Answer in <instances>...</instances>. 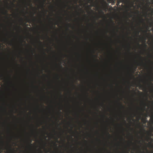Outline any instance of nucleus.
I'll use <instances>...</instances> for the list:
<instances>
[{
  "label": "nucleus",
  "instance_id": "12",
  "mask_svg": "<svg viewBox=\"0 0 153 153\" xmlns=\"http://www.w3.org/2000/svg\"><path fill=\"white\" fill-rule=\"evenodd\" d=\"M153 25V24L152 23H150L149 24V27H152Z\"/></svg>",
  "mask_w": 153,
  "mask_h": 153
},
{
  "label": "nucleus",
  "instance_id": "46",
  "mask_svg": "<svg viewBox=\"0 0 153 153\" xmlns=\"http://www.w3.org/2000/svg\"><path fill=\"white\" fill-rule=\"evenodd\" d=\"M152 129H153V127L152 128Z\"/></svg>",
  "mask_w": 153,
  "mask_h": 153
},
{
  "label": "nucleus",
  "instance_id": "3",
  "mask_svg": "<svg viewBox=\"0 0 153 153\" xmlns=\"http://www.w3.org/2000/svg\"><path fill=\"white\" fill-rule=\"evenodd\" d=\"M6 35L7 36V38L6 39L5 41L7 44L11 45L12 44V41H10L9 39L11 37L10 34L8 32H7Z\"/></svg>",
  "mask_w": 153,
  "mask_h": 153
},
{
  "label": "nucleus",
  "instance_id": "35",
  "mask_svg": "<svg viewBox=\"0 0 153 153\" xmlns=\"http://www.w3.org/2000/svg\"><path fill=\"white\" fill-rule=\"evenodd\" d=\"M149 56H150V57H151V56H152V55H149Z\"/></svg>",
  "mask_w": 153,
  "mask_h": 153
},
{
  "label": "nucleus",
  "instance_id": "8",
  "mask_svg": "<svg viewBox=\"0 0 153 153\" xmlns=\"http://www.w3.org/2000/svg\"><path fill=\"white\" fill-rule=\"evenodd\" d=\"M150 121L151 124H153V114L150 117Z\"/></svg>",
  "mask_w": 153,
  "mask_h": 153
},
{
  "label": "nucleus",
  "instance_id": "43",
  "mask_svg": "<svg viewBox=\"0 0 153 153\" xmlns=\"http://www.w3.org/2000/svg\"><path fill=\"white\" fill-rule=\"evenodd\" d=\"M46 12H47V11H46V13H46Z\"/></svg>",
  "mask_w": 153,
  "mask_h": 153
},
{
  "label": "nucleus",
  "instance_id": "33",
  "mask_svg": "<svg viewBox=\"0 0 153 153\" xmlns=\"http://www.w3.org/2000/svg\"><path fill=\"white\" fill-rule=\"evenodd\" d=\"M138 126H139V127H140V126L139 125H138Z\"/></svg>",
  "mask_w": 153,
  "mask_h": 153
},
{
  "label": "nucleus",
  "instance_id": "11",
  "mask_svg": "<svg viewBox=\"0 0 153 153\" xmlns=\"http://www.w3.org/2000/svg\"><path fill=\"white\" fill-rule=\"evenodd\" d=\"M29 141H30V142H29L30 145V146H31L32 145V144L31 143L32 142V140H30V139H29Z\"/></svg>",
  "mask_w": 153,
  "mask_h": 153
},
{
  "label": "nucleus",
  "instance_id": "31",
  "mask_svg": "<svg viewBox=\"0 0 153 153\" xmlns=\"http://www.w3.org/2000/svg\"><path fill=\"white\" fill-rule=\"evenodd\" d=\"M43 54L45 55H46V54L44 52H43Z\"/></svg>",
  "mask_w": 153,
  "mask_h": 153
},
{
  "label": "nucleus",
  "instance_id": "41",
  "mask_svg": "<svg viewBox=\"0 0 153 153\" xmlns=\"http://www.w3.org/2000/svg\"><path fill=\"white\" fill-rule=\"evenodd\" d=\"M85 141L87 142V141L86 140H85Z\"/></svg>",
  "mask_w": 153,
  "mask_h": 153
},
{
  "label": "nucleus",
  "instance_id": "40",
  "mask_svg": "<svg viewBox=\"0 0 153 153\" xmlns=\"http://www.w3.org/2000/svg\"><path fill=\"white\" fill-rule=\"evenodd\" d=\"M25 15V17H26V16H25V15Z\"/></svg>",
  "mask_w": 153,
  "mask_h": 153
},
{
  "label": "nucleus",
  "instance_id": "27",
  "mask_svg": "<svg viewBox=\"0 0 153 153\" xmlns=\"http://www.w3.org/2000/svg\"><path fill=\"white\" fill-rule=\"evenodd\" d=\"M88 0V1H89H89H91V0Z\"/></svg>",
  "mask_w": 153,
  "mask_h": 153
},
{
  "label": "nucleus",
  "instance_id": "6",
  "mask_svg": "<svg viewBox=\"0 0 153 153\" xmlns=\"http://www.w3.org/2000/svg\"><path fill=\"white\" fill-rule=\"evenodd\" d=\"M2 125H1V153L2 152V132L1 131Z\"/></svg>",
  "mask_w": 153,
  "mask_h": 153
},
{
  "label": "nucleus",
  "instance_id": "20",
  "mask_svg": "<svg viewBox=\"0 0 153 153\" xmlns=\"http://www.w3.org/2000/svg\"><path fill=\"white\" fill-rule=\"evenodd\" d=\"M44 3L43 2L42 4V7L43 8V5H44Z\"/></svg>",
  "mask_w": 153,
  "mask_h": 153
},
{
  "label": "nucleus",
  "instance_id": "32",
  "mask_svg": "<svg viewBox=\"0 0 153 153\" xmlns=\"http://www.w3.org/2000/svg\"><path fill=\"white\" fill-rule=\"evenodd\" d=\"M145 46L146 47H147V45H146V44L145 45Z\"/></svg>",
  "mask_w": 153,
  "mask_h": 153
},
{
  "label": "nucleus",
  "instance_id": "44",
  "mask_svg": "<svg viewBox=\"0 0 153 153\" xmlns=\"http://www.w3.org/2000/svg\"><path fill=\"white\" fill-rule=\"evenodd\" d=\"M41 152L42 153V151H41Z\"/></svg>",
  "mask_w": 153,
  "mask_h": 153
},
{
  "label": "nucleus",
  "instance_id": "9",
  "mask_svg": "<svg viewBox=\"0 0 153 153\" xmlns=\"http://www.w3.org/2000/svg\"><path fill=\"white\" fill-rule=\"evenodd\" d=\"M7 9L9 10L12 9V7L9 5L7 2Z\"/></svg>",
  "mask_w": 153,
  "mask_h": 153
},
{
  "label": "nucleus",
  "instance_id": "10",
  "mask_svg": "<svg viewBox=\"0 0 153 153\" xmlns=\"http://www.w3.org/2000/svg\"><path fill=\"white\" fill-rule=\"evenodd\" d=\"M124 0H120L117 1V5H118L119 4L120 2H123Z\"/></svg>",
  "mask_w": 153,
  "mask_h": 153
},
{
  "label": "nucleus",
  "instance_id": "34",
  "mask_svg": "<svg viewBox=\"0 0 153 153\" xmlns=\"http://www.w3.org/2000/svg\"><path fill=\"white\" fill-rule=\"evenodd\" d=\"M151 63H152V65H153V62H151Z\"/></svg>",
  "mask_w": 153,
  "mask_h": 153
},
{
  "label": "nucleus",
  "instance_id": "36",
  "mask_svg": "<svg viewBox=\"0 0 153 153\" xmlns=\"http://www.w3.org/2000/svg\"><path fill=\"white\" fill-rule=\"evenodd\" d=\"M138 45H140V44L138 43Z\"/></svg>",
  "mask_w": 153,
  "mask_h": 153
},
{
  "label": "nucleus",
  "instance_id": "23",
  "mask_svg": "<svg viewBox=\"0 0 153 153\" xmlns=\"http://www.w3.org/2000/svg\"><path fill=\"white\" fill-rule=\"evenodd\" d=\"M10 93L9 92V93H8V96L9 97V96H10Z\"/></svg>",
  "mask_w": 153,
  "mask_h": 153
},
{
  "label": "nucleus",
  "instance_id": "24",
  "mask_svg": "<svg viewBox=\"0 0 153 153\" xmlns=\"http://www.w3.org/2000/svg\"><path fill=\"white\" fill-rule=\"evenodd\" d=\"M140 109H141V110H142L143 111V108H140Z\"/></svg>",
  "mask_w": 153,
  "mask_h": 153
},
{
  "label": "nucleus",
  "instance_id": "16",
  "mask_svg": "<svg viewBox=\"0 0 153 153\" xmlns=\"http://www.w3.org/2000/svg\"><path fill=\"white\" fill-rule=\"evenodd\" d=\"M10 57V56L9 55H8L7 56V60L8 61H9V58Z\"/></svg>",
  "mask_w": 153,
  "mask_h": 153
},
{
  "label": "nucleus",
  "instance_id": "17",
  "mask_svg": "<svg viewBox=\"0 0 153 153\" xmlns=\"http://www.w3.org/2000/svg\"><path fill=\"white\" fill-rule=\"evenodd\" d=\"M137 34L138 35H139V31H137Z\"/></svg>",
  "mask_w": 153,
  "mask_h": 153
},
{
  "label": "nucleus",
  "instance_id": "4",
  "mask_svg": "<svg viewBox=\"0 0 153 153\" xmlns=\"http://www.w3.org/2000/svg\"><path fill=\"white\" fill-rule=\"evenodd\" d=\"M6 150L9 153H13V150L12 149L11 147L9 145V143H7Z\"/></svg>",
  "mask_w": 153,
  "mask_h": 153
},
{
  "label": "nucleus",
  "instance_id": "2",
  "mask_svg": "<svg viewBox=\"0 0 153 153\" xmlns=\"http://www.w3.org/2000/svg\"><path fill=\"white\" fill-rule=\"evenodd\" d=\"M5 14L6 15V19L7 20V23L8 26H10L11 27L13 25L12 23L10 22V18L8 16L9 14L8 13V11L7 10L5 11Z\"/></svg>",
  "mask_w": 153,
  "mask_h": 153
},
{
  "label": "nucleus",
  "instance_id": "45",
  "mask_svg": "<svg viewBox=\"0 0 153 153\" xmlns=\"http://www.w3.org/2000/svg\"><path fill=\"white\" fill-rule=\"evenodd\" d=\"M152 3L153 4V1H152Z\"/></svg>",
  "mask_w": 153,
  "mask_h": 153
},
{
  "label": "nucleus",
  "instance_id": "39",
  "mask_svg": "<svg viewBox=\"0 0 153 153\" xmlns=\"http://www.w3.org/2000/svg\"><path fill=\"white\" fill-rule=\"evenodd\" d=\"M33 15H34V14H33V15H32V16H33Z\"/></svg>",
  "mask_w": 153,
  "mask_h": 153
},
{
  "label": "nucleus",
  "instance_id": "25",
  "mask_svg": "<svg viewBox=\"0 0 153 153\" xmlns=\"http://www.w3.org/2000/svg\"><path fill=\"white\" fill-rule=\"evenodd\" d=\"M147 14V13H145V14H146V15H145V16H146H146Z\"/></svg>",
  "mask_w": 153,
  "mask_h": 153
},
{
  "label": "nucleus",
  "instance_id": "38",
  "mask_svg": "<svg viewBox=\"0 0 153 153\" xmlns=\"http://www.w3.org/2000/svg\"><path fill=\"white\" fill-rule=\"evenodd\" d=\"M140 58H142V57L141 56H140Z\"/></svg>",
  "mask_w": 153,
  "mask_h": 153
},
{
  "label": "nucleus",
  "instance_id": "28",
  "mask_svg": "<svg viewBox=\"0 0 153 153\" xmlns=\"http://www.w3.org/2000/svg\"><path fill=\"white\" fill-rule=\"evenodd\" d=\"M11 115H12V116H13V117H14V115H13V114H11Z\"/></svg>",
  "mask_w": 153,
  "mask_h": 153
},
{
  "label": "nucleus",
  "instance_id": "19",
  "mask_svg": "<svg viewBox=\"0 0 153 153\" xmlns=\"http://www.w3.org/2000/svg\"><path fill=\"white\" fill-rule=\"evenodd\" d=\"M26 19L27 21H29V19L27 17H26Z\"/></svg>",
  "mask_w": 153,
  "mask_h": 153
},
{
  "label": "nucleus",
  "instance_id": "18",
  "mask_svg": "<svg viewBox=\"0 0 153 153\" xmlns=\"http://www.w3.org/2000/svg\"><path fill=\"white\" fill-rule=\"evenodd\" d=\"M7 91H10V88L9 87H7Z\"/></svg>",
  "mask_w": 153,
  "mask_h": 153
},
{
  "label": "nucleus",
  "instance_id": "37",
  "mask_svg": "<svg viewBox=\"0 0 153 153\" xmlns=\"http://www.w3.org/2000/svg\"><path fill=\"white\" fill-rule=\"evenodd\" d=\"M124 121L125 123H126V122L125 121V120H124Z\"/></svg>",
  "mask_w": 153,
  "mask_h": 153
},
{
  "label": "nucleus",
  "instance_id": "7",
  "mask_svg": "<svg viewBox=\"0 0 153 153\" xmlns=\"http://www.w3.org/2000/svg\"><path fill=\"white\" fill-rule=\"evenodd\" d=\"M145 64H144L142 60L141 62L137 63V65L139 66H144Z\"/></svg>",
  "mask_w": 153,
  "mask_h": 153
},
{
  "label": "nucleus",
  "instance_id": "30",
  "mask_svg": "<svg viewBox=\"0 0 153 153\" xmlns=\"http://www.w3.org/2000/svg\"><path fill=\"white\" fill-rule=\"evenodd\" d=\"M7 105L8 106H10V105L9 104H7Z\"/></svg>",
  "mask_w": 153,
  "mask_h": 153
},
{
  "label": "nucleus",
  "instance_id": "42",
  "mask_svg": "<svg viewBox=\"0 0 153 153\" xmlns=\"http://www.w3.org/2000/svg\"><path fill=\"white\" fill-rule=\"evenodd\" d=\"M149 61H150V62H151V60H149Z\"/></svg>",
  "mask_w": 153,
  "mask_h": 153
},
{
  "label": "nucleus",
  "instance_id": "26",
  "mask_svg": "<svg viewBox=\"0 0 153 153\" xmlns=\"http://www.w3.org/2000/svg\"><path fill=\"white\" fill-rule=\"evenodd\" d=\"M107 134H108V135H109V136H110V134L108 132H107Z\"/></svg>",
  "mask_w": 153,
  "mask_h": 153
},
{
  "label": "nucleus",
  "instance_id": "15",
  "mask_svg": "<svg viewBox=\"0 0 153 153\" xmlns=\"http://www.w3.org/2000/svg\"><path fill=\"white\" fill-rule=\"evenodd\" d=\"M137 91L140 94V95H142L143 94V93L142 92H140L138 90Z\"/></svg>",
  "mask_w": 153,
  "mask_h": 153
},
{
  "label": "nucleus",
  "instance_id": "5",
  "mask_svg": "<svg viewBox=\"0 0 153 153\" xmlns=\"http://www.w3.org/2000/svg\"><path fill=\"white\" fill-rule=\"evenodd\" d=\"M7 72V83L8 84H11L12 82L10 81V79H11V76L10 74L9 73Z\"/></svg>",
  "mask_w": 153,
  "mask_h": 153
},
{
  "label": "nucleus",
  "instance_id": "22",
  "mask_svg": "<svg viewBox=\"0 0 153 153\" xmlns=\"http://www.w3.org/2000/svg\"><path fill=\"white\" fill-rule=\"evenodd\" d=\"M39 42L41 44H42V42H41L39 40Z\"/></svg>",
  "mask_w": 153,
  "mask_h": 153
},
{
  "label": "nucleus",
  "instance_id": "1",
  "mask_svg": "<svg viewBox=\"0 0 153 153\" xmlns=\"http://www.w3.org/2000/svg\"><path fill=\"white\" fill-rule=\"evenodd\" d=\"M9 125V123H7V126L6 127L7 133L8 137L10 139V140H12V134L13 131Z\"/></svg>",
  "mask_w": 153,
  "mask_h": 153
},
{
  "label": "nucleus",
  "instance_id": "47",
  "mask_svg": "<svg viewBox=\"0 0 153 153\" xmlns=\"http://www.w3.org/2000/svg\"><path fill=\"white\" fill-rule=\"evenodd\" d=\"M76 1H77V0H76Z\"/></svg>",
  "mask_w": 153,
  "mask_h": 153
},
{
  "label": "nucleus",
  "instance_id": "29",
  "mask_svg": "<svg viewBox=\"0 0 153 153\" xmlns=\"http://www.w3.org/2000/svg\"><path fill=\"white\" fill-rule=\"evenodd\" d=\"M12 4L13 5H14V4H13V3H12Z\"/></svg>",
  "mask_w": 153,
  "mask_h": 153
},
{
  "label": "nucleus",
  "instance_id": "14",
  "mask_svg": "<svg viewBox=\"0 0 153 153\" xmlns=\"http://www.w3.org/2000/svg\"><path fill=\"white\" fill-rule=\"evenodd\" d=\"M119 105H120V106H121L122 108H124V106H123V105H122V104L121 103H120V104H119Z\"/></svg>",
  "mask_w": 153,
  "mask_h": 153
},
{
  "label": "nucleus",
  "instance_id": "21",
  "mask_svg": "<svg viewBox=\"0 0 153 153\" xmlns=\"http://www.w3.org/2000/svg\"><path fill=\"white\" fill-rule=\"evenodd\" d=\"M143 104L144 105H146V103L145 102H143Z\"/></svg>",
  "mask_w": 153,
  "mask_h": 153
},
{
  "label": "nucleus",
  "instance_id": "13",
  "mask_svg": "<svg viewBox=\"0 0 153 153\" xmlns=\"http://www.w3.org/2000/svg\"><path fill=\"white\" fill-rule=\"evenodd\" d=\"M144 21V19H143L142 18H141V19H140V22H143Z\"/></svg>",
  "mask_w": 153,
  "mask_h": 153
}]
</instances>
